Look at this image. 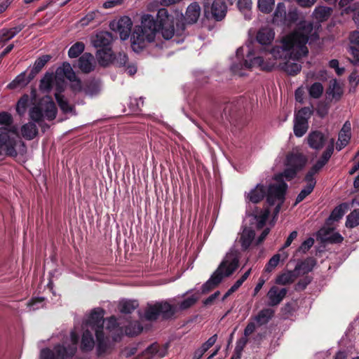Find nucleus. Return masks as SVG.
I'll list each match as a JSON object with an SVG mask.
<instances>
[{"mask_svg": "<svg viewBox=\"0 0 359 359\" xmlns=\"http://www.w3.org/2000/svg\"><path fill=\"white\" fill-rule=\"evenodd\" d=\"M309 38L314 41L319 39V35L313 32V22L302 20L293 31L282 37L280 46H274L271 50L266 47H261L259 50L248 47L246 59L233 63L231 69L233 73L242 76L240 71L243 69L259 67L263 71L271 72L277 59L299 60L309 54L306 44Z\"/></svg>", "mask_w": 359, "mask_h": 359, "instance_id": "1", "label": "nucleus"}, {"mask_svg": "<svg viewBox=\"0 0 359 359\" xmlns=\"http://www.w3.org/2000/svg\"><path fill=\"white\" fill-rule=\"evenodd\" d=\"M201 6L194 1L187 8L184 15L175 22V18L168 9L160 8L154 18L150 14L143 15L141 25L135 26L131 36L130 46L135 53L141 52L148 43L154 41L156 34L159 33L165 40H170L175 34L182 35L187 25L195 24L201 15Z\"/></svg>", "mask_w": 359, "mask_h": 359, "instance_id": "2", "label": "nucleus"}, {"mask_svg": "<svg viewBox=\"0 0 359 359\" xmlns=\"http://www.w3.org/2000/svg\"><path fill=\"white\" fill-rule=\"evenodd\" d=\"M238 257L234 253L226 254L217 269L201 287L202 294H207L217 287L224 277H229L238 269Z\"/></svg>", "mask_w": 359, "mask_h": 359, "instance_id": "3", "label": "nucleus"}, {"mask_svg": "<svg viewBox=\"0 0 359 359\" xmlns=\"http://www.w3.org/2000/svg\"><path fill=\"white\" fill-rule=\"evenodd\" d=\"M177 306L170 304L167 300L148 304L144 313L147 320L153 322L161 318L162 320H170L176 318Z\"/></svg>", "mask_w": 359, "mask_h": 359, "instance_id": "4", "label": "nucleus"}, {"mask_svg": "<svg viewBox=\"0 0 359 359\" xmlns=\"http://www.w3.org/2000/svg\"><path fill=\"white\" fill-rule=\"evenodd\" d=\"M113 34L109 32H100L93 39V45L97 48L96 56L102 64H107L114 59L111 44Z\"/></svg>", "mask_w": 359, "mask_h": 359, "instance_id": "5", "label": "nucleus"}, {"mask_svg": "<svg viewBox=\"0 0 359 359\" xmlns=\"http://www.w3.org/2000/svg\"><path fill=\"white\" fill-rule=\"evenodd\" d=\"M226 13L227 6L224 0H214L210 7L204 5V15L208 20L222 21L226 17Z\"/></svg>", "mask_w": 359, "mask_h": 359, "instance_id": "6", "label": "nucleus"}, {"mask_svg": "<svg viewBox=\"0 0 359 359\" xmlns=\"http://www.w3.org/2000/svg\"><path fill=\"white\" fill-rule=\"evenodd\" d=\"M19 145L20 146V142L0 131V155L16 157L18 156L17 147Z\"/></svg>", "mask_w": 359, "mask_h": 359, "instance_id": "7", "label": "nucleus"}, {"mask_svg": "<svg viewBox=\"0 0 359 359\" xmlns=\"http://www.w3.org/2000/svg\"><path fill=\"white\" fill-rule=\"evenodd\" d=\"M243 98L240 97L227 103L223 110L224 114L230 122L236 121L243 114Z\"/></svg>", "mask_w": 359, "mask_h": 359, "instance_id": "8", "label": "nucleus"}, {"mask_svg": "<svg viewBox=\"0 0 359 359\" xmlns=\"http://www.w3.org/2000/svg\"><path fill=\"white\" fill-rule=\"evenodd\" d=\"M132 26V20L128 16L121 17L118 22H113L110 23V28L114 31H117L122 40H126L128 39L131 32Z\"/></svg>", "mask_w": 359, "mask_h": 359, "instance_id": "9", "label": "nucleus"}, {"mask_svg": "<svg viewBox=\"0 0 359 359\" xmlns=\"http://www.w3.org/2000/svg\"><path fill=\"white\" fill-rule=\"evenodd\" d=\"M104 311L101 308L93 309L86 321V325L95 330H104Z\"/></svg>", "mask_w": 359, "mask_h": 359, "instance_id": "10", "label": "nucleus"}, {"mask_svg": "<svg viewBox=\"0 0 359 359\" xmlns=\"http://www.w3.org/2000/svg\"><path fill=\"white\" fill-rule=\"evenodd\" d=\"M308 112V109L302 108L295 116L294 124V134L296 137H302L309 128L307 118L304 116Z\"/></svg>", "mask_w": 359, "mask_h": 359, "instance_id": "11", "label": "nucleus"}, {"mask_svg": "<svg viewBox=\"0 0 359 359\" xmlns=\"http://www.w3.org/2000/svg\"><path fill=\"white\" fill-rule=\"evenodd\" d=\"M95 337L97 340V355L98 357L102 356L106 353H110L112 346L110 343L109 338L105 337L104 330H96Z\"/></svg>", "mask_w": 359, "mask_h": 359, "instance_id": "12", "label": "nucleus"}, {"mask_svg": "<svg viewBox=\"0 0 359 359\" xmlns=\"http://www.w3.org/2000/svg\"><path fill=\"white\" fill-rule=\"evenodd\" d=\"M287 165L300 171L305 166L307 158L301 153H290L286 157Z\"/></svg>", "mask_w": 359, "mask_h": 359, "instance_id": "13", "label": "nucleus"}, {"mask_svg": "<svg viewBox=\"0 0 359 359\" xmlns=\"http://www.w3.org/2000/svg\"><path fill=\"white\" fill-rule=\"evenodd\" d=\"M316 263V259L314 257H309L304 260L298 261L294 271L298 274V277L300 276L301 274H307L312 271Z\"/></svg>", "mask_w": 359, "mask_h": 359, "instance_id": "14", "label": "nucleus"}, {"mask_svg": "<svg viewBox=\"0 0 359 359\" xmlns=\"http://www.w3.org/2000/svg\"><path fill=\"white\" fill-rule=\"evenodd\" d=\"M93 55L90 53H84L76 61V67L85 74L94 70Z\"/></svg>", "mask_w": 359, "mask_h": 359, "instance_id": "15", "label": "nucleus"}, {"mask_svg": "<svg viewBox=\"0 0 359 359\" xmlns=\"http://www.w3.org/2000/svg\"><path fill=\"white\" fill-rule=\"evenodd\" d=\"M287 292L286 288H279L276 286H272L267 293V297L269 299V304L271 306H277L285 298Z\"/></svg>", "mask_w": 359, "mask_h": 359, "instance_id": "16", "label": "nucleus"}, {"mask_svg": "<svg viewBox=\"0 0 359 359\" xmlns=\"http://www.w3.org/2000/svg\"><path fill=\"white\" fill-rule=\"evenodd\" d=\"M351 123L347 121L344 123L339 133L338 142L336 145V149L337 151L341 150L349 142L351 139Z\"/></svg>", "mask_w": 359, "mask_h": 359, "instance_id": "17", "label": "nucleus"}, {"mask_svg": "<svg viewBox=\"0 0 359 359\" xmlns=\"http://www.w3.org/2000/svg\"><path fill=\"white\" fill-rule=\"evenodd\" d=\"M307 140L311 148L319 150L323 147L326 137L322 132L315 130L309 135Z\"/></svg>", "mask_w": 359, "mask_h": 359, "instance_id": "18", "label": "nucleus"}, {"mask_svg": "<svg viewBox=\"0 0 359 359\" xmlns=\"http://www.w3.org/2000/svg\"><path fill=\"white\" fill-rule=\"evenodd\" d=\"M101 81L98 79L91 78L83 82V93L88 96H95L100 92Z\"/></svg>", "mask_w": 359, "mask_h": 359, "instance_id": "19", "label": "nucleus"}, {"mask_svg": "<svg viewBox=\"0 0 359 359\" xmlns=\"http://www.w3.org/2000/svg\"><path fill=\"white\" fill-rule=\"evenodd\" d=\"M351 53L353 57V63L359 65V31H353L349 35Z\"/></svg>", "mask_w": 359, "mask_h": 359, "instance_id": "20", "label": "nucleus"}, {"mask_svg": "<svg viewBox=\"0 0 359 359\" xmlns=\"http://www.w3.org/2000/svg\"><path fill=\"white\" fill-rule=\"evenodd\" d=\"M41 104L43 109L44 116L48 121L54 120L57 115V109L52 98L47 97L46 100H43Z\"/></svg>", "mask_w": 359, "mask_h": 359, "instance_id": "21", "label": "nucleus"}, {"mask_svg": "<svg viewBox=\"0 0 359 359\" xmlns=\"http://www.w3.org/2000/svg\"><path fill=\"white\" fill-rule=\"evenodd\" d=\"M287 189V184L282 181L278 184H271L266 190V192L283 203L285 200Z\"/></svg>", "mask_w": 359, "mask_h": 359, "instance_id": "22", "label": "nucleus"}, {"mask_svg": "<svg viewBox=\"0 0 359 359\" xmlns=\"http://www.w3.org/2000/svg\"><path fill=\"white\" fill-rule=\"evenodd\" d=\"M158 355L159 358L165 356L164 351H160L159 346L157 343H154L149 346L144 351L138 354L135 359H142L147 357L145 359H151L154 355Z\"/></svg>", "mask_w": 359, "mask_h": 359, "instance_id": "23", "label": "nucleus"}, {"mask_svg": "<svg viewBox=\"0 0 359 359\" xmlns=\"http://www.w3.org/2000/svg\"><path fill=\"white\" fill-rule=\"evenodd\" d=\"M266 188L264 185L258 184L255 189L248 194V199L252 203H258L266 196Z\"/></svg>", "mask_w": 359, "mask_h": 359, "instance_id": "24", "label": "nucleus"}, {"mask_svg": "<svg viewBox=\"0 0 359 359\" xmlns=\"http://www.w3.org/2000/svg\"><path fill=\"white\" fill-rule=\"evenodd\" d=\"M286 8L283 2H279L276 8L273 17V23L283 27L286 20Z\"/></svg>", "mask_w": 359, "mask_h": 359, "instance_id": "25", "label": "nucleus"}, {"mask_svg": "<svg viewBox=\"0 0 359 359\" xmlns=\"http://www.w3.org/2000/svg\"><path fill=\"white\" fill-rule=\"evenodd\" d=\"M25 27V25L20 24L10 29H2L0 31V43H6L21 32Z\"/></svg>", "mask_w": 359, "mask_h": 359, "instance_id": "26", "label": "nucleus"}, {"mask_svg": "<svg viewBox=\"0 0 359 359\" xmlns=\"http://www.w3.org/2000/svg\"><path fill=\"white\" fill-rule=\"evenodd\" d=\"M33 79H30V74L26 76V72H23L18 75L11 83L7 86V88L14 90L18 88L25 87Z\"/></svg>", "mask_w": 359, "mask_h": 359, "instance_id": "27", "label": "nucleus"}, {"mask_svg": "<svg viewBox=\"0 0 359 359\" xmlns=\"http://www.w3.org/2000/svg\"><path fill=\"white\" fill-rule=\"evenodd\" d=\"M52 56L50 55H43L39 57L34 62V66L31 69L30 79H34L36 76L43 69L45 65L50 60Z\"/></svg>", "mask_w": 359, "mask_h": 359, "instance_id": "28", "label": "nucleus"}, {"mask_svg": "<svg viewBox=\"0 0 359 359\" xmlns=\"http://www.w3.org/2000/svg\"><path fill=\"white\" fill-rule=\"evenodd\" d=\"M274 37V33L268 28L260 29L257 34V41L262 46H266L271 43Z\"/></svg>", "mask_w": 359, "mask_h": 359, "instance_id": "29", "label": "nucleus"}, {"mask_svg": "<svg viewBox=\"0 0 359 359\" xmlns=\"http://www.w3.org/2000/svg\"><path fill=\"white\" fill-rule=\"evenodd\" d=\"M38 133V128L33 122H28L21 127L22 136L27 140L34 139Z\"/></svg>", "mask_w": 359, "mask_h": 359, "instance_id": "30", "label": "nucleus"}, {"mask_svg": "<svg viewBox=\"0 0 359 359\" xmlns=\"http://www.w3.org/2000/svg\"><path fill=\"white\" fill-rule=\"evenodd\" d=\"M76 351V348H67L65 346L58 344L54 347L53 352L55 353V359H67L74 355Z\"/></svg>", "mask_w": 359, "mask_h": 359, "instance_id": "31", "label": "nucleus"}, {"mask_svg": "<svg viewBox=\"0 0 359 359\" xmlns=\"http://www.w3.org/2000/svg\"><path fill=\"white\" fill-rule=\"evenodd\" d=\"M327 93L329 96H332V98L335 101H339L341 99L344 91L337 79H332L330 81Z\"/></svg>", "mask_w": 359, "mask_h": 359, "instance_id": "32", "label": "nucleus"}, {"mask_svg": "<svg viewBox=\"0 0 359 359\" xmlns=\"http://www.w3.org/2000/svg\"><path fill=\"white\" fill-rule=\"evenodd\" d=\"M298 278V274L293 270L287 271L279 274L276 278V283L286 285L292 283Z\"/></svg>", "mask_w": 359, "mask_h": 359, "instance_id": "33", "label": "nucleus"}, {"mask_svg": "<svg viewBox=\"0 0 359 359\" xmlns=\"http://www.w3.org/2000/svg\"><path fill=\"white\" fill-rule=\"evenodd\" d=\"M217 339V335L216 334L210 337L199 348L194 351L193 359H201L204 353L215 344Z\"/></svg>", "mask_w": 359, "mask_h": 359, "instance_id": "34", "label": "nucleus"}, {"mask_svg": "<svg viewBox=\"0 0 359 359\" xmlns=\"http://www.w3.org/2000/svg\"><path fill=\"white\" fill-rule=\"evenodd\" d=\"M287 257L288 254L286 252L275 254L266 263L264 267L265 272L271 273L278 266L280 260L284 262Z\"/></svg>", "mask_w": 359, "mask_h": 359, "instance_id": "35", "label": "nucleus"}, {"mask_svg": "<svg viewBox=\"0 0 359 359\" xmlns=\"http://www.w3.org/2000/svg\"><path fill=\"white\" fill-rule=\"evenodd\" d=\"M255 236V231L253 229L245 228L240 238V243L243 250H246L250 246Z\"/></svg>", "mask_w": 359, "mask_h": 359, "instance_id": "36", "label": "nucleus"}, {"mask_svg": "<svg viewBox=\"0 0 359 359\" xmlns=\"http://www.w3.org/2000/svg\"><path fill=\"white\" fill-rule=\"evenodd\" d=\"M94 344L95 341L91 332L88 330H85L81 338V351L83 352H88L93 350Z\"/></svg>", "mask_w": 359, "mask_h": 359, "instance_id": "37", "label": "nucleus"}, {"mask_svg": "<svg viewBox=\"0 0 359 359\" xmlns=\"http://www.w3.org/2000/svg\"><path fill=\"white\" fill-rule=\"evenodd\" d=\"M54 74L50 72H46L40 80L39 89L42 93H48L51 91L53 85Z\"/></svg>", "mask_w": 359, "mask_h": 359, "instance_id": "38", "label": "nucleus"}, {"mask_svg": "<svg viewBox=\"0 0 359 359\" xmlns=\"http://www.w3.org/2000/svg\"><path fill=\"white\" fill-rule=\"evenodd\" d=\"M118 325L117 323V320L114 316H111L107 319L106 329L109 332H112L114 330L118 331L119 333L117 334H114L112 336L113 341L116 342L121 339V337L123 334V327L121 329H117Z\"/></svg>", "mask_w": 359, "mask_h": 359, "instance_id": "39", "label": "nucleus"}, {"mask_svg": "<svg viewBox=\"0 0 359 359\" xmlns=\"http://www.w3.org/2000/svg\"><path fill=\"white\" fill-rule=\"evenodd\" d=\"M123 329H124V334L126 336L133 337L140 334L143 327L139 321L135 320L130 322Z\"/></svg>", "mask_w": 359, "mask_h": 359, "instance_id": "40", "label": "nucleus"}, {"mask_svg": "<svg viewBox=\"0 0 359 359\" xmlns=\"http://www.w3.org/2000/svg\"><path fill=\"white\" fill-rule=\"evenodd\" d=\"M0 131L6 133L8 135L12 137L18 142H20V146L23 147V151L26 150L25 143L21 140L17 126L12 124L11 126L1 127Z\"/></svg>", "mask_w": 359, "mask_h": 359, "instance_id": "41", "label": "nucleus"}, {"mask_svg": "<svg viewBox=\"0 0 359 359\" xmlns=\"http://www.w3.org/2000/svg\"><path fill=\"white\" fill-rule=\"evenodd\" d=\"M139 306L136 300H123L118 304V310L125 314L132 313Z\"/></svg>", "mask_w": 359, "mask_h": 359, "instance_id": "42", "label": "nucleus"}, {"mask_svg": "<svg viewBox=\"0 0 359 359\" xmlns=\"http://www.w3.org/2000/svg\"><path fill=\"white\" fill-rule=\"evenodd\" d=\"M57 73L58 74H62L70 81H74L76 79V75L74 72L71 65L67 62H64L62 66L57 69Z\"/></svg>", "mask_w": 359, "mask_h": 359, "instance_id": "43", "label": "nucleus"}, {"mask_svg": "<svg viewBox=\"0 0 359 359\" xmlns=\"http://www.w3.org/2000/svg\"><path fill=\"white\" fill-rule=\"evenodd\" d=\"M332 12V9L330 7L318 6L315 8L313 15L318 20L323 22L330 18Z\"/></svg>", "mask_w": 359, "mask_h": 359, "instance_id": "44", "label": "nucleus"}, {"mask_svg": "<svg viewBox=\"0 0 359 359\" xmlns=\"http://www.w3.org/2000/svg\"><path fill=\"white\" fill-rule=\"evenodd\" d=\"M273 315V310L271 309H264L258 313L255 320L259 325H263L266 324L272 318Z\"/></svg>", "mask_w": 359, "mask_h": 359, "instance_id": "45", "label": "nucleus"}, {"mask_svg": "<svg viewBox=\"0 0 359 359\" xmlns=\"http://www.w3.org/2000/svg\"><path fill=\"white\" fill-rule=\"evenodd\" d=\"M323 231V241L326 243L334 244V243H341L344 238L341 236V235L338 233H333L332 234H330V230H321Z\"/></svg>", "mask_w": 359, "mask_h": 359, "instance_id": "46", "label": "nucleus"}, {"mask_svg": "<svg viewBox=\"0 0 359 359\" xmlns=\"http://www.w3.org/2000/svg\"><path fill=\"white\" fill-rule=\"evenodd\" d=\"M282 69L290 76H295L300 72L302 65L297 62L287 61L283 65Z\"/></svg>", "mask_w": 359, "mask_h": 359, "instance_id": "47", "label": "nucleus"}, {"mask_svg": "<svg viewBox=\"0 0 359 359\" xmlns=\"http://www.w3.org/2000/svg\"><path fill=\"white\" fill-rule=\"evenodd\" d=\"M29 117L34 122L39 123L43 121L44 114L43 109L41 104L35 105L29 110Z\"/></svg>", "mask_w": 359, "mask_h": 359, "instance_id": "48", "label": "nucleus"}, {"mask_svg": "<svg viewBox=\"0 0 359 359\" xmlns=\"http://www.w3.org/2000/svg\"><path fill=\"white\" fill-rule=\"evenodd\" d=\"M29 100V96L27 94H24L18 100L16 104V111L20 116H23L25 114Z\"/></svg>", "mask_w": 359, "mask_h": 359, "instance_id": "49", "label": "nucleus"}, {"mask_svg": "<svg viewBox=\"0 0 359 359\" xmlns=\"http://www.w3.org/2000/svg\"><path fill=\"white\" fill-rule=\"evenodd\" d=\"M199 299V295L197 294H192L184 299L183 301L179 303V309L181 311L187 310L192 307Z\"/></svg>", "mask_w": 359, "mask_h": 359, "instance_id": "50", "label": "nucleus"}, {"mask_svg": "<svg viewBox=\"0 0 359 359\" xmlns=\"http://www.w3.org/2000/svg\"><path fill=\"white\" fill-rule=\"evenodd\" d=\"M85 45L81 41L76 42L68 50V55L70 58L79 57L84 50Z\"/></svg>", "mask_w": 359, "mask_h": 359, "instance_id": "51", "label": "nucleus"}, {"mask_svg": "<svg viewBox=\"0 0 359 359\" xmlns=\"http://www.w3.org/2000/svg\"><path fill=\"white\" fill-rule=\"evenodd\" d=\"M347 208L346 204L341 203L334 208L332 211L329 219L332 221H339L345 214V209Z\"/></svg>", "mask_w": 359, "mask_h": 359, "instance_id": "52", "label": "nucleus"}, {"mask_svg": "<svg viewBox=\"0 0 359 359\" xmlns=\"http://www.w3.org/2000/svg\"><path fill=\"white\" fill-rule=\"evenodd\" d=\"M358 225L359 209H355L346 217V226L348 228H354Z\"/></svg>", "mask_w": 359, "mask_h": 359, "instance_id": "53", "label": "nucleus"}, {"mask_svg": "<svg viewBox=\"0 0 359 359\" xmlns=\"http://www.w3.org/2000/svg\"><path fill=\"white\" fill-rule=\"evenodd\" d=\"M257 6L259 10L263 13H270L275 5V0H258Z\"/></svg>", "mask_w": 359, "mask_h": 359, "instance_id": "54", "label": "nucleus"}, {"mask_svg": "<svg viewBox=\"0 0 359 359\" xmlns=\"http://www.w3.org/2000/svg\"><path fill=\"white\" fill-rule=\"evenodd\" d=\"M323 93V86L320 82H315L313 83L309 89V93L310 97L314 99H318L321 97Z\"/></svg>", "mask_w": 359, "mask_h": 359, "instance_id": "55", "label": "nucleus"}, {"mask_svg": "<svg viewBox=\"0 0 359 359\" xmlns=\"http://www.w3.org/2000/svg\"><path fill=\"white\" fill-rule=\"evenodd\" d=\"M269 212L268 210H265L264 212H261L260 214L252 215L257 222L256 226L258 229H261L265 226L269 217Z\"/></svg>", "mask_w": 359, "mask_h": 359, "instance_id": "56", "label": "nucleus"}, {"mask_svg": "<svg viewBox=\"0 0 359 359\" xmlns=\"http://www.w3.org/2000/svg\"><path fill=\"white\" fill-rule=\"evenodd\" d=\"M55 100L62 112L67 114L73 111L74 107L70 105L67 100H65L64 96L59 97L56 96Z\"/></svg>", "mask_w": 359, "mask_h": 359, "instance_id": "57", "label": "nucleus"}, {"mask_svg": "<svg viewBox=\"0 0 359 359\" xmlns=\"http://www.w3.org/2000/svg\"><path fill=\"white\" fill-rule=\"evenodd\" d=\"M334 151V139L331 140L330 144L322 154L319 160L323 161L325 165L329 161Z\"/></svg>", "mask_w": 359, "mask_h": 359, "instance_id": "58", "label": "nucleus"}, {"mask_svg": "<svg viewBox=\"0 0 359 359\" xmlns=\"http://www.w3.org/2000/svg\"><path fill=\"white\" fill-rule=\"evenodd\" d=\"M298 18L299 15L297 11L295 9L290 10L289 12L286 14V20L283 27H291L298 20Z\"/></svg>", "mask_w": 359, "mask_h": 359, "instance_id": "59", "label": "nucleus"}, {"mask_svg": "<svg viewBox=\"0 0 359 359\" xmlns=\"http://www.w3.org/2000/svg\"><path fill=\"white\" fill-rule=\"evenodd\" d=\"M13 123V116L8 111L0 112V126H11Z\"/></svg>", "mask_w": 359, "mask_h": 359, "instance_id": "60", "label": "nucleus"}, {"mask_svg": "<svg viewBox=\"0 0 359 359\" xmlns=\"http://www.w3.org/2000/svg\"><path fill=\"white\" fill-rule=\"evenodd\" d=\"M313 278L311 276L306 275L301 278L295 285L296 291H302L305 290L309 284L311 283Z\"/></svg>", "mask_w": 359, "mask_h": 359, "instance_id": "61", "label": "nucleus"}, {"mask_svg": "<svg viewBox=\"0 0 359 359\" xmlns=\"http://www.w3.org/2000/svg\"><path fill=\"white\" fill-rule=\"evenodd\" d=\"M313 189L314 187H312L311 185H306V187L297 195L295 199L294 205H296L297 204L304 201L306 196H308L310 194L312 193Z\"/></svg>", "mask_w": 359, "mask_h": 359, "instance_id": "62", "label": "nucleus"}, {"mask_svg": "<svg viewBox=\"0 0 359 359\" xmlns=\"http://www.w3.org/2000/svg\"><path fill=\"white\" fill-rule=\"evenodd\" d=\"M248 343V339L246 337H241L237 342L234 349L233 354L240 355L241 357L242 352Z\"/></svg>", "mask_w": 359, "mask_h": 359, "instance_id": "63", "label": "nucleus"}, {"mask_svg": "<svg viewBox=\"0 0 359 359\" xmlns=\"http://www.w3.org/2000/svg\"><path fill=\"white\" fill-rule=\"evenodd\" d=\"M346 13H353V19L355 21H359V4H354L352 6H348L345 8Z\"/></svg>", "mask_w": 359, "mask_h": 359, "instance_id": "64", "label": "nucleus"}]
</instances>
